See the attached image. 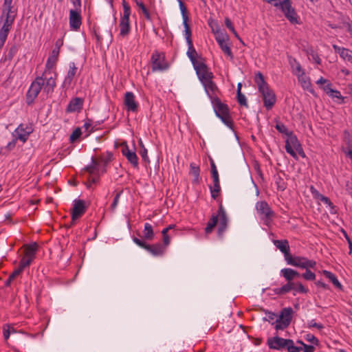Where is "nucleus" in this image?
Here are the masks:
<instances>
[{
	"label": "nucleus",
	"mask_w": 352,
	"mask_h": 352,
	"mask_svg": "<svg viewBox=\"0 0 352 352\" xmlns=\"http://www.w3.org/2000/svg\"><path fill=\"white\" fill-rule=\"evenodd\" d=\"M254 81L258 86L259 93L262 96L264 107L267 110L271 109L276 101V97L274 91L270 89L261 72H258L256 74Z\"/></svg>",
	"instance_id": "nucleus-1"
},
{
	"label": "nucleus",
	"mask_w": 352,
	"mask_h": 352,
	"mask_svg": "<svg viewBox=\"0 0 352 352\" xmlns=\"http://www.w3.org/2000/svg\"><path fill=\"white\" fill-rule=\"evenodd\" d=\"M13 0H3L2 13L0 20L3 21V25L0 29V34L8 36L16 19L17 12L12 6Z\"/></svg>",
	"instance_id": "nucleus-2"
},
{
	"label": "nucleus",
	"mask_w": 352,
	"mask_h": 352,
	"mask_svg": "<svg viewBox=\"0 0 352 352\" xmlns=\"http://www.w3.org/2000/svg\"><path fill=\"white\" fill-rule=\"evenodd\" d=\"M211 102L213 105L216 116L221 119L224 124L233 129L234 124L230 114V109L226 104L223 103L218 96H212Z\"/></svg>",
	"instance_id": "nucleus-3"
},
{
	"label": "nucleus",
	"mask_w": 352,
	"mask_h": 352,
	"mask_svg": "<svg viewBox=\"0 0 352 352\" xmlns=\"http://www.w3.org/2000/svg\"><path fill=\"white\" fill-rule=\"evenodd\" d=\"M273 5L281 10L286 19L292 24H300L299 16H298L295 8L292 6V0H283L279 2L276 1Z\"/></svg>",
	"instance_id": "nucleus-4"
},
{
	"label": "nucleus",
	"mask_w": 352,
	"mask_h": 352,
	"mask_svg": "<svg viewBox=\"0 0 352 352\" xmlns=\"http://www.w3.org/2000/svg\"><path fill=\"white\" fill-rule=\"evenodd\" d=\"M43 85L44 79L43 76L36 77L35 80L32 82L26 94V103L28 105L30 106L34 103L35 98L38 96Z\"/></svg>",
	"instance_id": "nucleus-5"
},
{
	"label": "nucleus",
	"mask_w": 352,
	"mask_h": 352,
	"mask_svg": "<svg viewBox=\"0 0 352 352\" xmlns=\"http://www.w3.org/2000/svg\"><path fill=\"white\" fill-rule=\"evenodd\" d=\"M133 241L138 246L144 248L154 256H161L166 252L165 247L160 243L150 245L137 237H133Z\"/></svg>",
	"instance_id": "nucleus-6"
},
{
	"label": "nucleus",
	"mask_w": 352,
	"mask_h": 352,
	"mask_svg": "<svg viewBox=\"0 0 352 352\" xmlns=\"http://www.w3.org/2000/svg\"><path fill=\"white\" fill-rule=\"evenodd\" d=\"M256 210L257 213L261 216V219L264 221L265 225L269 226L275 213L271 209L267 202L265 201H258L256 204Z\"/></svg>",
	"instance_id": "nucleus-7"
},
{
	"label": "nucleus",
	"mask_w": 352,
	"mask_h": 352,
	"mask_svg": "<svg viewBox=\"0 0 352 352\" xmlns=\"http://www.w3.org/2000/svg\"><path fill=\"white\" fill-rule=\"evenodd\" d=\"M293 309L292 307L283 308L275 322L276 330H284L287 328L292 319Z\"/></svg>",
	"instance_id": "nucleus-8"
},
{
	"label": "nucleus",
	"mask_w": 352,
	"mask_h": 352,
	"mask_svg": "<svg viewBox=\"0 0 352 352\" xmlns=\"http://www.w3.org/2000/svg\"><path fill=\"white\" fill-rule=\"evenodd\" d=\"M123 16L120 19V35L122 37L126 36L130 32L129 16L131 14V8L129 5L124 0L122 1Z\"/></svg>",
	"instance_id": "nucleus-9"
},
{
	"label": "nucleus",
	"mask_w": 352,
	"mask_h": 352,
	"mask_svg": "<svg viewBox=\"0 0 352 352\" xmlns=\"http://www.w3.org/2000/svg\"><path fill=\"white\" fill-rule=\"evenodd\" d=\"M287 264L294 267L304 268H314L316 265V262L313 260H309L303 256H293L292 254L286 260Z\"/></svg>",
	"instance_id": "nucleus-10"
},
{
	"label": "nucleus",
	"mask_w": 352,
	"mask_h": 352,
	"mask_svg": "<svg viewBox=\"0 0 352 352\" xmlns=\"http://www.w3.org/2000/svg\"><path fill=\"white\" fill-rule=\"evenodd\" d=\"M153 72L164 71L168 68V64L165 60L164 54L155 51L151 58Z\"/></svg>",
	"instance_id": "nucleus-11"
},
{
	"label": "nucleus",
	"mask_w": 352,
	"mask_h": 352,
	"mask_svg": "<svg viewBox=\"0 0 352 352\" xmlns=\"http://www.w3.org/2000/svg\"><path fill=\"white\" fill-rule=\"evenodd\" d=\"M300 145L297 136L294 134L293 131H290L287 134V139L285 140V150L287 153L295 159H298L296 153L294 149Z\"/></svg>",
	"instance_id": "nucleus-12"
},
{
	"label": "nucleus",
	"mask_w": 352,
	"mask_h": 352,
	"mask_svg": "<svg viewBox=\"0 0 352 352\" xmlns=\"http://www.w3.org/2000/svg\"><path fill=\"white\" fill-rule=\"evenodd\" d=\"M216 216H218V219L219 218L217 234L219 237H222L223 233L228 228V217L221 203L219 204L217 214Z\"/></svg>",
	"instance_id": "nucleus-13"
},
{
	"label": "nucleus",
	"mask_w": 352,
	"mask_h": 352,
	"mask_svg": "<svg viewBox=\"0 0 352 352\" xmlns=\"http://www.w3.org/2000/svg\"><path fill=\"white\" fill-rule=\"evenodd\" d=\"M212 31L213 33H219V28H217V30L215 31L214 29L212 27ZM215 39L223 53L229 56L230 59H232L233 54L230 47L226 43V40H228V36L226 34H223V33H220L216 36Z\"/></svg>",
	"instance_id": "nucleus-14"
},
{
	"label": "nucleus",
	"mask_w": 352,
	"mask_h": 352,
	"mask_svg": "<svg viewBox=\"0 0 352 352\" xmlns=\"http://www.w3.org/2000/svg\"><path fill=\"white\" fill-rule=\"evenodd\" d=\"M87 206L85 205V201L82 199H75L74 201V206L72 210V224H74L76 219L83 215Z\"/></svg>",
	"instance_id": "nucleus-15"
},
{
	"label": "nucleus",
	"mask_w": 352,
	"mask_h": 352,
	"mask_svg": "<svg viewBox=\"0 0 352 352\" xmlns=\"http://www.w3.org/2000/svg\"><path fill=\"white\" fill-rule=\"evenodd\" d=\"M196 71L197 75L201 82L207 80L208 78H212L213 74L208 71V67L204 62H197L195 65H193Z\"/></svg>",
	"instance_id": "nucleus-16"
},
{
	"label": "nucleus",
	"mask_w": 352,
	"mask_h": 352,
	"mask_svg": "<svg viewBox=\"0 0 352 352\" xmlns=\"http://www.w3.org/2000/svg\"><path fill=\"white\" fill-rule=\"evenodd\" d=\"M289 339H285L279 336H274L267 339V344L271 349L280 350L287 349Z\"/></svg>",
	"instance_id": "nucleus-17"
},
{
	"label": "nucleus",
	"mask_w": 352,
	"mask_h": 352,
	"mask_svg": "<svg viewBox=\"0 0 352 352\" xmlns=\"http://www.w3.org/2000/svg\"><path fill=\"white\" fill-rule=\"evenodd\" d=\"M32 132L31 127L21 124L12 133V135L16 139L21 140L23 142H25L28 138L29 135Z\"/></svg>",
	"instance_id": "nucleus-18"
},
{
	"label": "nucleus",
	"mask_w": 352,
	"mask_h": 352,
	"mask_svg": "<svg viewBox=\"0 0 352 352\" xmlns=\"http://www.w3.org/2000/svg\"><path fill=\"white\" fill-rule=\"evenodd\" d=\"M122 153L134 168H138V160L135 151L129 149L126 142L122 144Z\"/></svg>",
	"instance_id": "nucleus-19"
},
{
	"label": "nucleus",
	"mask_w": 352,
	"mask_h": 352,
	"mask_svg": "<svg viewBox=\"0 0 352 352\" xmlns=\"http://www.w3.org/2000/svg\"><path fill=\"white\" fill-rule=\"evenodd\" d=\"M81 11L70 10H69V26L73 30H78L82 24Z\"/></svg>",
	"instance_id": "nucleus-20"
},
{
	"label": "nucleus",
	"mask_w": 352,
	"mask_h": 352,
	"mask_svg": "<svg viewBox=\"0 0 352 352\" xmlns=\"http://www.w3.org/2000/svg\"><path fill=\"white\" fill-rule=\"evenodd\" d=\"M273 243L276 248L278 249L283 254L286 261L291 255L289 244L287 240H274Z\"/></svg>",
	"instance_id": "nucleus-21"
},
{
	"label": "nucleus",
	"mask_w": 352,
	"mask_h": 352,
	"mask_svg": "<svg viewBox=\"0 0 352 352\" xmlns=\"http://www.w3.org/2000/svg\"><path fill=\"white\" fill-rule=\"evenodd\" d=\"M212 78H208L207 80H205L204 81L201 82L203 84L204 89L212 100V96H217V92L219 91V89L216 84L212 81Z\"/></svg>",
	"instance_id": "nucleus-22"
},
{
	"label": "nucleus",
	"mask_w": 352,
	"mask_h": 352,
	"mask_svg": "<svg viewBox=\"0 0 352 352\" xmlns=\"http://www.w3.org/2000/svg\"><path fill=\"white\" fill-rule=\"evenodd\" d=\"M124 104L127 111L135 112L138 111V103L135 100V96L132 92L128 91L124 96Z\"/></svg>",
	"instance_id": "nucleus-23"
},
{
	"label": "nucleus",
	"mask_w": 352,
	"mask_h": 352,
	"mask_svg": "<svg viewBox=\"0 0 352 352\" xmlns=\"http://www.w3.org/2000/svg\"><path fill=\"white\" fill-rule=\"evenodd\" d=\"M83 99L81 98H74L72 99L66 109L67 113L79 112L82 109Z\"/></svg>",
	"instance_id": "nucleus-24"
},
{
	"label": "nucleus",
	"mask_w": 352,
	"mask_h": 352,
	"mask_svg": "<svg viewBox=\"0 0 352 352\" xmlns=\"http://www.w3.org/2000/svg\"><path fill=\"white\" fill-rule=\"evenodd\" d=\"M59 53L58 50H53L52 51L51 55L47 58V63H46V69L45 70L43 76L47 75V74H51L50 69L56 65Z\"/></svg>",
	"instance_id": "nucleus-25"
},
{
	"label": "nucleus",
	"mask_w": 352,
	"mask_h": 352,
	"mask_svg": "<svg viewBox=\"0 0 352 352\" xmlns=\"http://www.w3.org/2000/svg\"><path fill=\"white\" fill-rule=\"evenodd\" d=\"M295 75L297 76L298 80L300 83L302 87L304 89H307L311 93H314L313 89H311V83L310 81V78L305 75V72H302L301 74H297V72H294Z\"/></svg>",
	"instance_id": "nucleus-26"
},
{
	"label": "nucleus",
	"mask_w": 352,
	"mask_h": 352,
	"mask_svg": "<svg viewBox=\"0 0 352 352\" xmlns=\"http://www.w3.org/2000/svg\"><path fill=\"white\" fill-rule=\"evenodd\" d=\"M48 74L45 75V77L43 78L44 81L46 80L45 85L44 87V91L48 94H52L54 91V89L56 85V78L57 76V74L54 73V76H50V77H47Z\"/></svg>",
	"instance_id": "nucleus-27"
},
{
	"label": "nucleus",
	"mask_w": 352,
	"mask_h": 352,
	"mask_svg": "<svg viewBox=\"0 0 352 352\" xmlns=\"http://www.w3.org/2000/svg\"><path fill=\"white\" fill-rule=\"evenodd\" d=\"M280 274L286 279L287 282L293 283L292 280L296 277H300V274L297 271L291 268H284L280 270Z\"/></svg>",
	"instance_id": "nucleus-28"
},
{
	"label": "nucleus",
	"mask_w": 352,
	"mask_h": 352,
	"mask_svg": "<svg viewBox=\"0 0 352 352\" xmlns=\"http://www.w3.org/2000/svg\"><path fill=\"white\" fill-rule=\"evenodd\" d=\"M37 250L38 245L36 242L27 244L25 245V256L32 261L35 258Z\"/></svg>",
	"instance_id": "nucleus-29"
},
{
	"label": "nucleus",
	"mask_w": 352,
	"mask_h": 352,
	"mask_svg": "<svg viewBox=\"0 0 352 352\" xmlns=\"http://www.w3.org/2000/svg\"><path fill=\"white\" fill-rule=\"evenodd\" d=\"M333 47L334 48L335 51L340 54L341 58H342L344 60L352 62L351 50H349V49L346 48L338 47L336 45H333Z\"/></svg>",
	"instance_id": "nucleus-30"
},
{
	"label": "nucleus",
	"mask_w": 352,
	"mask_h": 352,
	"mask_svg": "<svg viewBox=\"0 0 352 352\" xmlns=\"http://www.w3.org/2000/svg\"><path fill=\"white\" fill-rule=\"evenodd\" d=\"M322 274L330 280V281L337 289H338L340 291H343V286L338 280L337 277L335 276L334 274L327 270H323Z\"/></svg>",
	"instance_id": "nucleus-31"
},
{
	"label": "nucleus",
	"mask_w": 352,
	"mask_h": 352,
	"mask_svg": "<svg viewBox=\"0 0 352 352\" xmlns=\"http://www.w3.org/2000/svg\"><path fill=\"white\" fill-rule=\"evenodd\" d=\"M294 286L295 283L287 282V284L283 285L282 287L274 289V292L277 295H283L294 289Z\"/></svg>",
	"instance_id": "nucleus-32"
},
{
	"label": "nucleus",
	"mask_w": 352,
	"mask_h": 352,
	"mask_svg": "<svg viewBox=\"0 0 352 352\" xmlns=\"http://www.w3.org/2000/svg\"><path fill=\"white\" fill-rule=\"evenodd\" d=\"M76 72H77V67H76L75 63H71L69 64V69L67 74L64 80V85L67 84L69 85L73 80V78L76 75Z\"/></svg>",
	"instance_id": "nucleus-33"
},
{
	"label": "nucleus",
	"mask_w": 352,
	"mask_h": 352,
	"mask_svg": "<svg viewBox=\"0 0 352 352\" xmlns=\"http://www.w3.org/2000/svg\"><path fill=\"white\" fill-rule=\"evenodd\" d=\"M154 236L155 234L152 226L148 223H146L143 230V238L146 240L151 241L153 239Z\"/></svg>",
	"instance_id": "nucleus-34"
},
{
	"label": "nucleus",
	"mask_w": 352,
	"mask_h": 352,
	"mask_svg": "<svg viewBox=\"0 0 352 352\" xmlns=\"http://www.w3.org/2000/svg\"><path fill=\"white\" fill-rule=\"evenodd\" d=\"M85 170L89 173V175H96V171L97 173L100 170L99 167V160H96L95 158H91V164L87 166L85 168Z\"/></svg>",
	"instance_id": "nucleus-35"
},
{
	"label": "nucleus",
	"mask_w": 352,
	"mask_h": 352,
	"mask_svg": "<svg viewBox=\"0 0 352 352\" xmlns=\"http://www.w3.org/2000/svg\"><path fill=\"white\" fill-rule=\"evenodd\" d=\"M113 159V154L111 152L107 151L105 154H102L98 157L96 160H99V167L100 165L107 166Z\"/></svg>",
	"instance_id": "nucleus-36"
},
{
	"label": "nucleus",
	"mask_w": 352,
	"mask_h": 352,
	"mask_svg": "<svg viewBox=\"0 0 352 352\" xmlns=\"http://www.w3.org/2000/svg\"><path fill=\"white\" fill-rule=\"evenodd\" d=\"M190 173L194 176V179L192 180V183L199 184V174H200V168L198 166H197L195 163H191L190 165Z\"/></svg>",
	"instance_id": "nucleus-37"
},
{
	"label": "nucleus",
	"mask_w": 352,
	"mask_h": 352,
	"mask_svg": "<svg viewBox=\"0 0 352 352\" xmlns=\"http://www.w3.org/2000/svg\"><path fill=\"white\" fill-rule=\"evenodd\" d=\"M218 222V216L215 214H212L209 221L207 223V226L205 228L206 234H208L212 232L213 228L216 226Z\"/></svg>",
	"instance_id": "nucleus-38"
},
{
	"label": "nucleus",
	"mask_w": 352,
	"mask_h": 352,
	"mask_svg": "<svg viewBox=\"0 0 352 352\" xmlns=\"http://www.w3.org/2000/svg\"><path fill=\"white\" fill-rule=\"evenodd\" d=\"M188 52H187V56H188L190 61L192 62V65H195V64H197V63L199 62L197 60V56H198L195 47H193L192 43V46L191 45H188Z\"/></svg>",
	"instance_id": "nucleus-39"
},
{
	"label": "nucleus",
	"mask_w": 352,
	"mask_h": 352,
	"mask_svg": "<svg viewBox=\"0 0 352 352\" xmlns=\"http://www.w3.org/2000/svg\"><path fill=\"white\" fill-rule=\"evenodd\" d=\"M183 25L185 28L184 32H185V36H186V40L187 44H188V45L192 46V41L191 38L192 32H191L190 28L188 23V21H183Z\"/></svg>",
	"instance_id": "nucleus-40"
},
{
	"label": "nucleus",
	"mask_w": 352,
	"mask_h": 352,
	"mask_svg": "<svg viewBox=\"0 0 352 352\" xmlns=\"http://www.w3.org/2000/svg\"><path fill=\"white\" fill-rule=\"evenodd\" d=\"M140 145L141 146V149H140L139 153H140L142 160L146 164H149L150 160H149L148 156L147 155V149L144 147V146L141 140L140 141Z\"/></svg>",
	"instance_id": "nucleus-41"
},
{
	"label": "nucleus",
	"mask_w": 352,
	"mask_h": 352,
	"mask_svg": "<svg viewBox=\"0 0 352 352\" xmlns=\"http://www.w3.org/2000/svg\"><path fill=\"white\" fill-rule=\"evenodd\" d=\"M213 186H210L211 197L214 199H217L219 192L221 191L220 182L219 183H213Z\"/></svg>",
	"instance_id": "nucleus-42"
},
{
	"label": "nucleus",
	"mask_w": 352,
	"mask_h": 352,
	"mask_svg": "<svg viewBox=\"0 0 352 352\" xmlns=\"http://www.w3.org/2000/svg\"><path fill=\"white\" fill-rule=\"evenodd\" d=\"M276 129L280 133L285 134L287 136V134L289 133L291 131H289L287 126L282 122H277L275 125Z\"/></svg>",
	"instance_id": "nucleus-43"
},
{
	"label": "nucleus",
	"mask_w": 352,
	"mask_h": 352,
	"mask_svg": "<svg viewBox=\"0 0 352 352\" xmlns=\"http://www.w3.org/2000/svg\"><path fill=\"white\" fill-rule=\"evenodd\" d=\"M135 2H136L137 6H138L142 10L145 18L147 20L151 21V18L150 13H149L148 10H147V8H146V6H144V4L141 1H135Z\"/></svg>",
	"instance_id": "nucleus-44"
},
{
	"label": "nucleus",
	"mask_w": 352,
	"mask_h": 352,
	"mask_svg": "<svg viewBox=\"0 0 352 352\" xmlns=\"http://www.w3.org/2000/svg\"><path fill=\"white\" fill-rule=\"evenodd\" d=\"M286 349L288 352H300L302 350V347L295 346L294 341L290 339Z\"/></svg>",
	"instance_id": "nucleus-45"
},
{
	"label": "nucleus",
	"mask_w": 352,
	"mask_h": 352,
	"mask_svg": "<svg viewBox=\"0 0 352 352\" xmlns=\"http://www.w3.org/2000/svg\"><path fill=\"white\" fill-rule=\"evenodd\" d=\"M178 1H179V8H180V10L182 12L183 21H188L187 9H186L185 4L184 3V2L182 0H178Z\"/></svg>",
	"instance_id": "nucleus-46"
},
{
	"label": "nucleus",
	"mask_w": 352,
	"mask_h": 352,
	"mask_svg": "<svg viewBox=\"0 0 352 352\" xmlns=\"http://www.w3.org/2000/svg\"><path fill=\"white\" fill-rule=\"evenodd\" d=\"M236 98L237 102L240 105L244 106L245 107H248L246 97L245 96L244 94L241 93V91H239V93H236Z\"/></svg>",
	"instance_id": "nucleus-47"
},
{
	"label": "nucleus",
	"mask_w": 352,
	"mask_h": 352,
	"mask_svg": "<svg viewBox=\"0 0 352 352\" xmlns=\"http://www.w3.org/2000/svg\"><path fill=\"white\" fill-rule=\"evenodd\" d=\"M306 270L305 272L303 273L300 276L305 278L307 280H314L316 278V274L309 270V268H305Z\"/></svg>",
	"instance_id": "nucleus-48"
},
{
	"label": "nucleus",
	"mask_w": 352,
	"mask_h": 352,
	"mask_svg": "<svg viewBox=\"0 0 352 352\" xmlns=\"http://www.w3.org/2000/svg\"><path fill=\"white\" fill-rule=\"evenodd\" d=\"M82 132L80 128H76L74 130L72 133L70 135L69 140L72 142H75L77 139L80 138Z\"/></svg>",
	"instance_id": "nucleus-49"
},
{
	"label": "nucleus",
	"mask_w": 352,
	"mask_h": 352,
	"mask_svg": "<svg viewBox=\"0 0 352 352\" xmlns=\"http://www.w3.org/2000/svg\"><path fill=\"white\" fill-rule=\"evenodd\" d=\"M293 289L301 294H307L309 291L308 289L305 287L300 283H295L294 289Z\"/></svg>",
	"instance_id": "nucleus-50"
},
{
	"label": "nucleus",
	"mask_w": 352,
	"mask_h": 352,
	"mask_svg": "<svg viewBox=\"0 0 352 352\" xmlns=\"http://www.w3.org/2000/svg\"><path fill=\"white\" fill-rule=\"evenodd\" d=\"M305 340L307 341V342H311V344H314V345H319V340L318 339L315 337L314 335L311 334V333H308L305 336Z\"/></svg>",
	"instance_id": "nucleus-51"
},
{
	"label": "nucleus",
	"mask_w": 352,
	"mask_h": 352,
	"mask_svg": "<svg viewBox=\"0 0 352 352\" xmlns=\"http://www.w3.org/2000/svg\"><path fill=\"white\" fill-rule=\"evenodd\" d=\"M264 311L267 315V318H263L264 320H266V321H268V322H272L273 320L276 321V318L278 317L276 314H274V313H273L272 311H265V310H264Z\"/></svg>",
	"instance_id": "nucleus-52"
},
{
	"label": "nucleus",
	"mask_w": 352,
	"mask_h": 352,
	"mask_svg": "<svg viewBox=\"0 0 352 352\" xmlns=\"http://www.w3.org/2000/svg\"><path fill=\"white\" fill-rule=\"evenodd\" d=\"M290 63V65L292 66V67L294 69V65H296V67H295V69L296 70V72H298L297 74H301L302 72H304V70L302 69L300 63L296 61V59H293L292 60H290L289 61Z\"/></svg>",
	"instance_id": "nucleus-53"
},
{
	"label": "nucleus",
	"mask_w": 352,
	"mask_h": 352,
	"mask_svg": "<svg viewBox=\"0 0 352 352\" xmlns=\"http://www.w3.org/2000/svg\"><path fill=\"white\" fill-rule=\"evenodd\" d=\"M320 201H322L324 204L328 205L331 209L335 208V206L331 202L329 198L327 197L324 196L323 195L320 196V198L319 199Z\"/></svg>",
	"instance_id": "nucleus-54"
},
{
	"label": "nucleus",
	"mask_w": 352,
	"mask_h": 352,
	"mask_svg": "<svg viewBox=\"0 0 352 352\" xmlns=\"http://www.w3.org/2000/svg\"><path fill=\"white\" fill-rule=\"evenodd\" d=\"M276 184H277L278 190L283 191L286 188V185L280 176H278L276 179Z\"/></svg>",
	"instance_id": "nucleus-55"
},
{
	"label": "nucleus",
	"mask_w": 352,
	"mask_h": 352,
	"mask_svg": "<svg viewBox=\"0 0 352 352\" xmlns=\"http://www.w3.org/2000/svg\"><path fill=\"white\" fill-rule=\"evenodd\" d=\"M122 192V191H120L116 195V196L113 199V201L111 205V209L112 210H114L116 209V208L117 207L118 201H119V199H120V197Z\"/></svg>",
	"instance_id": "nucleus-56"
},
{
	"label": "nucleus",
	"mask_w": 352,
	"mask_h": 352,
	"mask_svg": "<svg viewBox=\"0 0 352 352\" xmlns=\"http://www.w3.org/2000/svg\"><path fill=\"white\" fill-rule=\"evenodd\" d=\"M92 175H90L88 178V182L89 184H87V187L90 188L92 184H96L98 182L99 179V175L97 173V175H93L94 176H91Z\"/></svg>",
	"instance_id": "nucleus-57"
},
{
	"label": "nucleus",
	"mask_w": 352,
	"mask_h": 352,
	"mask_svg": "<svg viewBox=\"0 0 352 352\" xmlns=\"http://www.w3.org/2000/svg\"><path fill=\"white\" fill-rule=\"evenodd\" d=\"M32 261L30 259L25 258V257L22 258L19 262V266L21 268L24 269L25 267L29 266Z\"/></svg>",
	"instance_id": "nucleus-58"
},
{
	"label": "nucleus",
	"mask_w": 352,
	"mask_h": 352,
	"mask_svg": "<svg viewBox=\"0 0 352 352\" xmlns=\"http://www.w3.org/2000/svg\"><path fill=\"white\" fill-rule=\"evenodd\" d=\"M3 337L5 340H8L10 335V327L8 324H5L3 327Z\"/></svg>",
	"instance_id": "nucleus-59"
},
{
	"label": "nucleus",
	"mask_w": 352,
	"mask_h": 352,
	"mask_svg": "<svg viewBox=\"0 0 352 352\" xmlns=\"http://www.w3.org/2000/svg\"><path fill=\"white\" fill-rule=\"evenodd\" d=\"M94 34L97 39V41L98 42H101L102 40V36L100 35V28L99 27H94Z\"/></svg>",
	"instance_id": "nucleus-60"
},
{
	"label": "nucleus",
	"mask_w": 352,
	"mask_h": 352,
	"mask_svg": "<svg viewBox=\"0 0 352 352\" xmlns=\"http://www.w3.org/2000/svg\"><path fill=\"white\" fill-rule=\"evenodd\" d=\"M225 25L229 29L230 31H231L232 32H234L235 29L234 28V25H232L230 19L228 17L225 19Z\"/></svg>",
	"instance_id": "nucleus-61"
},
{
	"label": "nucleus",
	"mask_w": 352,
	"mask_h": 352,
	"mask_svg": "<svg viewBox=\"0 0 352 352\" xmlns=\"http://www.w3.org/2000/svg\"><path fill=\"white\" fill-rule=\"evenodd\" d=\"M310 56L311 57V58L318 65H320L321 63V59L319 57V56L318 55L317 53H316L314 51H311V52L310 53Z\"/></svg>",
	"instance_id": "nucleus-62"
},
{
	"label": "nucleus",
	"mask_w": 352,
	"mask_h": 352,
	"mask_svg": "<svg viewBox=\"0 0 352 352\" xmlns=\"http://www.w3.org/2000/svg\"><path fill=\"white\" fill-rule=\"evenodd\" d=\"M308 326H309V327H315V328H317L318 329H323V325L316 322L314 320H311L309 322Z\"/></svg>",
	"instance_id": "nucleus-63"
},
{
	"label": "nucleus",
	"mask_w": 352,
	"mask_h": 352,
	"mask_svg": "<svg viewBox=\"0 0 352 352\" xmlns=\"http://www.w3.org/2000/svg\"><path fill=\"white\" fill-rule=\"evenodd\" d=\"M310 190L313 196L317 199H319L320 196L322 195L313 186H311Z\"/></svg>",
	"instance_id": "nucleus-64"
}]
</instances>
